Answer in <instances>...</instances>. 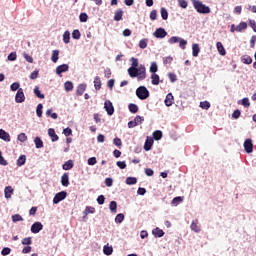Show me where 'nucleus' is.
<instances>
[{"instance_id": "2", "label": "nucleus", "mask_w": 256, "mask_h": 256, "mask_svg": "<svg viewBox=\"0 0 256 256\" xmlns=\"http://www.w3.org/2000/svg\"><path fill=\"white\" fill-rule=\"evenodd\" d=\"M192 1V5L194 7V9L197 11V13H200L202 15H207L209 13H211V8H209V6L203 4V2H201L200 0H191Z\"/></svg>"}, {"instance_id": "8", "label": "nucleus", "mask_w": 256, "mask_h": 256, "mask_svg": "<svg viewBox=\"0 0 256 256\" xmlns=\"http://www.w3.org/2000/svg\"><path fill=\"white\" fill-rule=\"evenodd\" d=\"M153 35L156 37V39H165L167 31L164 28H157Z\"/></svg>"}, {"instance_id": "55", "label": "nucleus", "mask_w": 256, "mask_h": 256, "mask_svg": "<svg viewBox=\"0 0 256 256\" xmlns=\"http://www.w3.org/2000/svg\"><path fill=\"white\" fill-rule=\"evenodd\" d=\"M13 223H18V221H23V217L19 214L12 215Z\"/></svg>"}, {"instance_id": "13", "label": "nucleus", "mask_w": 256, "mask_h": 256, "mask_svg": "<svg viewBox=\"0 0 256 256\" xmlns=\"http://www.w3.org/2000/svg\"><path fill=\"white\" fill-rule=\"evenodd\" d=\"M14 192H15V190L13 189L12 186H6L5 189H4L5 199H11V197H13Z\"/></svg>"}, {"instance_id": "34", "label": "nucleus", "mask_w": 256, "mask_h": 256, "mask_svg": "<svg viewBox=\"0 0 256 256\" xmlns=\"http://www.w3.org/2000/svg\"><path fill=\"white\" fill-rule=\"evenodd\" d=\"M34 95L38 97V99H45V94L41 93V90H39V86H36L34 88Z\"/></svg>"}, {"instance_id": "33", "label": "nucleus", "mask_w": 256, "mask_h": 256, "mask_svg": "<svg viewBox=\"0 0 256 256\" xmlns=\"http://www.w3.org/2000/svg\"><path fill=\"white\" fill-rule=\"evenodd\" d=\"M153 138L155 139V141H161V139L163 138V132L161 130L154 131Z\"/></svg>"}, {"instance_id": "45", "label": "nucleus", "mask_w": 256, "mask_h": 256, "mask_svg": "<svg viewBox=\"0 0 256 256\" xmlns=\"http://www.w3.org/2000/svg\"><path fill=\"white\" fill-rule=\"evenodd\" d=\"M137 179L135 177H127L126 185H136Z\"/></svg>"}, {"instance_id": "58", "label": "nucleus", "mask_w": 256, "mask_h": 256, "mask_svg": "<svg viewBox=\"0 0 256 256\" xmlns=\"http://www.w3.org/2000/svg\"><path fill=\"white\" fill-rule=\"evenodd\" d=\"M113 143L116 147H119V148H121L122 145H123V142L121 141V138H118V137L114 138Z\"/></svg>"}, {"instance_id": "15", "label": "nucleus", "mask_w": 256, "mask_h": 256, "mask_svg": "<svg viewBox=\"0 0 256 256\" xmlns=\"http://www.w3.org/2000/svg\"><path fill=\"white\" fill-rule=\"evenodd\" d=\"M0 139H2V141H6V143H9V141H11V135H9L7 131L0 129Z\"/></svg>"}, {"instance_id": "43", "label": "nucleus", "mask_w": 256, "mask_h": 256, "mask_svg": "<svg viewBox=\"0 0 256 256\" xmlns=\"http://www.w3.org/2000/svg\"><path fill=\"white\" fill-rule=\"evenodd\" d=\"M109 209H110L111 213H117V202L111 201L109 204Z\"/></svg>"}, {"instance_id": "31", "label": "nucleus", "mask_w": 256, "mask_h": 256, "mask_svg": "<svg viewBox=\"0 0 256 256\" xmlns=\"http://www.w3.org/2000/svg\"><path fill=\"white\" fill-rule=\"evenodd\" d=\"M35 147L36 149H43V140H41V137L37 136L34 139Z\"/></svg>"}, {"instance_id": "7", "label": "nucleus", "mask_w": 256, "mask_h": 256, "mask_svg": "<svg viewBox=\"0 0 256 256\" xmlns=\"http://www.w3.org/2000/svg\"><path fill=\"white\" fill-rule=\"evenodd\" d=\"M15 101L17 103H25V92H23V88L18 89L15 95Z\"/></svg>"}, {"instance_id": "18", "label": "nucleus", "mask_w": 256, "mask_h": 256, "mask_svg": "<svg viewBox=\"0 0 256 256\" xmlns=\"http://www.w3.org/2000/svg\"><path fill=\"white\" fill-rule=\"evenodd\" d=\"M152 235H154V237H156V238H161L165 235V232L162 229H160L159 227H156L152 231Z\"/></svg>"}, {"instance_id": "46", "label": "nucleus", "mask_w": 256, "mask_h": 256, "mask_svg": "<svg viewBox=\"0 0 256 256\" xmlns=\"http://www.w3.org/2000/svg\"><path fill=\"white\" fill-rule=\"evenodd\" d=\"M240 104L246 108L251 107V102H249V98H243L242 100H240Z\"/></svg>"}, {"instance_id": "12", "label": "nucleus", "mask_w": 256, "mask_h": 256, "mask_svg": "<svg viewBox=\"0 0 256 256\" xmlns=\"http://www.w3.org/2000/svg\"><path fill=\"white\" fill-rule=\"evenodd\" d=\"M40 231H43V224H41V222H35L34 224H32L31 233L37 234Z\"/></svg>"}, {"instance_id": "56", "label": "nucleus", "mask_w": 256, "mask_h": 256, "mask_svg": "<svg viewBox=\"0 0 256 256\" xmlns=\"http://www.w3.org/2000/svg\"><path fill=\"white\" fill-rule=\"evenodd\" d=\"M163 63L165 65H171V63H173V57L171 56H167L163 58Z\"/></svg>"}, {"instance_id": "42", "label": "nucleus", "mask_w": 256, "mask_h": 256, "mask_svg": "<svg viewBox=\"0 0 256 256\" xmlns=\"http://www.w3.org/2000/svg\"><path fill=\"white\" fill-rule=\"evenodd\" d=\"M36 115L37 117H43V104H38L36 107Z\"/></svg>"}, {"instance_id": "11", "label": "nucleus", "mask_w": 256, "mask_h": 256, "mask_svg": "<svg viewBox=\"0 0 256 256\" xmlns=\"http://www.w3.org/2000/svg\"><path fill=\"white\" fill-rule=\"evenodd\" d=\"M191 231H194V233H201V226L199 225V220L195 219L192 221L190 225Z\"/></svg>"}, {"instance_id": "21", "label": "nucleus", "mask_w": 256, "mask_h": 256, "mask_svg": "<svg viewBox=\"0 0 256 256\" xmlns=\"http://www.w3.org/2000/svg\"><path fill=\"white\" fill-rule=\"evenodd\" d=\"M216 47H217L218 53L220 55H222V56L227 55V51H225V47H223V43L217 42Z\"/></svg>"}, {"instance_id": "63", "label": "nucleus", "mask_w": 256, "mask_h": 256, "mask_svg": "<svg viewBox=\"0 0 256 256\" xmlns=\"http://www.w3.org/2000/svg\"><path fill=\"white\" fill-rule=\"evenodd\" d=\"M87 163H88V165H91V166L97 165V158L96 157H91L87 160Z\"/></svg>"}, {"instance_id": "3", "label": "nucleus", "mask_w": 256, "mask_h": 256, "mask_svg": "<svg viewBox=\"0 0 256 256\" xmlns=\"http://www.w3.org/2000/svg\"><path fill=\"white\" fill-rule=\"evenodd\" d=\"M168 43L170 45H175V43H179L180 49H187V40L178 37V36H172L169 40Z\"/></svg>"}, {"instance_id": "9", "label": "nucleus", "mask_w": 256, "mask_h": 256, "mask_svg": "<svg viewBox=\"0 0 256 256\" xmlns=\"http://www.w3.org/2000/svg\"><path fill=\"white\" fill-rule=\"evenodd\" d=\"M67 71H69V64H62L59 65L56 68V75H58L59 77H62V73H67Z\"/></svg>"}, {"instance_id": "47", "label": "nucleus", "mask_w": 256, "mask_h": 256, "mask_svg": "<svg viewBox=\"0 0 256 256\" xmlns=\"http://www.w3.org/2000/svg\"><path fill=\"white\" fill-rule=\"evenodd\" d=\"M125 221V215L123 213L117 214L115 217V223H121Z\"/></svg>"}, {"instance_id": "54", "label": "nucleus", "mask_w": 256, "mask_h": 256, "mask_svg": "<svg viewBox=\"0 0 256 256\" xmlns=\"http://www.w3.org/2000/svg\"><path fill=\"white\" fill-rule=\"evenodd\" d=\"M72 38L73 39H76V40H79L81 39V32H79V30H73L72 32Z\"/></svg>"}, {"instance_id": "32", "label": "nucleus", "mask_w": 256, "mask_h": 256, "mask_svg": "<svg viewBox=\"0 0 256 256\" xmlns=\"http://www.w3.org/2000/svg\"><path fill=\"white\" fill-rule=\"evenodd\" d=\"M94 87H95L96 91L101 90V78L99 76H96L94 78Z\"/></svg>"}, {"instance_id": "48", "label": "nucleus", "mask_w": 256, "mask_h": 256, "mask_svg": "<svg viewBox=\"0 0 256 256\" xmlns=\"http://www.w3.org/2000/svg\"><path fill=\"white\" fill-rule=\"evenodd\" d=\"M143 121H145V117H143V116L137 115V116L134 118V122L136 123V126H137V125H141V124L143 123Z\"/></svg>"}, {"instance_id": "29", "label": "nucleus", "mask_w": 256, "mask_h": 256, "mask_svg": "<svg viewBox=\"0 0 256 256\" xmlns=\"http://www.w3.org/2000/svg\"><path fill=\"white\" fill-rule=\"evenodd\" d=\"M160 15L163 19V21H167V19H169V12L167 11V8H161L160 9Z\"/></svg>"}, {"instance_id": "61", "label": "nucleus", "mask_w": 256, "mask_h": 256, "mask_svg": "<svg viewBox=\"0 0 256 256\" xmlns=\"http://www.w3.org/2000/svg\"><path fill=\"white\" fill-rule=\"evenodd\" d=\"M32 243L33 240L31 239V237H27L22 240V245H31Z\"/></svg>"}, {"instance_id": "39", "label": "nucleus", "mask_w": 256, "mask_h": 256, "mask_svg": "<svg viewBox=\"0 0 256 256\" xmlns=\"http://www.w3.org/2000/svg\"><path fill=\"white\" fill-rule=\"evenodd\" d=\"M51 61L53 63H57V61H59V50H53Z\"/></svg>"}, {"instance_id": "24", "label": "nucleus", "mask_w": 256, "mask_h": 256, "mask_svg": "<svg viewBox=\"0 0 256 256\" xmlns=\"http://www.w3.org/2000/svg\"><path fill=\"white\" fill-rule=\"evenodd\" d=\"M200 51H201V48L199 47V44H193L192 45V55H193V57H199Z\"/></svg>"}, {"instance_id": "59", "label": "nucleus", "mask_w": 256, "mask_h": 256, "mask_svg": "<svg viewBox=\"0 0 256 256\" xmlns=\"http://www.w3.org/2000/svg\"><path fill=\"white\" fill-rule=\"evenodd\" d=\"M10 254H11V248H9V247H4L1 251V255H3V256H7Z\"/></svg>"}, {"instance_id": "49", "label": "nucleus", "mask_w": 256, "mask_h": 256, "mask_svg": "<svg viewBox=\"0 0 256 256\" xmlns=\"http://www.w3.org/2000/svg\"><path fill=\"white\" fill-rule=\"evenodd\" d=\"M20 87L21 84H19V82H14L11 84L10 89L11 91H19V89H21Z\"/></svg>"}, {"instance_id": "52", "label": "nucleus", "mask_w": 256, "mask_h": 256, "mask_svg": "<svg viewBox=\"0 0 256 256\" xmlns=\"http://www.w3.org/2000/svg\"><path fill=\"white\" fill-rule=\"evenodd\" d=\"M18 141H20V143H25V141H27V134L25 133H20L17 137Z\"/></svg>"}, {"instance_id": "62", "label": "nucleus", "mask_w": 256, "mask_h": 256, "mask_svg": "<svg viewBox=\"0 0 256 256\" xmlns=\"http://www.w3.org/2000/svg\"><path fill=\"white\" fill-rule=\"evenodd\" d=\"M150 19L151 21H157V10H152L150 12Z\"/></svg>"}, {"instance_id": "6", "label": "nucleus", "mask_w": 256, "mask_h": 256, "mask_svg": "<svg viewBox=\"0 0 256 256\" xmlns=\"http://www.w3.org/2000/svg\"><path fill=\"white\" fill-rule=\"evenodd\" d=\"M104 109L108 115H113L115 113V107H113V103L110 100H106L104 102Z\"/></svg>"}, {"instance_id": "41", "label": "nucleus", "mask_w": 256, "mask_h": 256, "mask_svg": "<svg viewBox=\"0 0 256 256\" xmlns=\"http://www.w3.org/2000/svg\"><path fill=\"white\" fill-rule=\"evenodd\" d=\"M157 71H159V67L157 66V62H152L150 66V73L157 74Z\"/></svg>"}, {"instance_id": "37", "label": "nucleus", "mask_w": 256, "mask_h": 256, "mask_svg": "<svg viewBox=\"0 0 256 256\" xmlns=\"http://www.w3.org/2000/svg\"><path fill=\"white\" fill-rule=\"evenodd\" d=\"M149 43V40L147 38H143L139 41V47L140 49H147V45Z\"/></svg>"}, {"instance_id": "25", "label": "nucleus", "mask_w": 256, "mask_h": 256, "mask_svg": "<svg viewBox=\"0 0 256 256\" xmlns=\"http://www.w3.org/2000/svg\"><path fill=\"white\" fill-rule=\"evenodd\" d=\"M103 253H104V255H107V256L113 255V246H109V244L104 245Z\"/></svg>"}, {"instance_id": "57", "label": "nucleus", "mask_w": 256, "mask_h": 256, "mask_svg": "<svg viewBox=\"0 0 256 256\" xmlns=\"http://www.w3.org/2000/svg\"><path fill=\"white\" fill-rule=\"evenodd\" d=\"M85 215H89V213L93 214L95 213V207L87 206L84 211Z\"/></svg>"}, {"instance_id": "17", "label": "nucleus", "mask_w": 256, "mask_h": 256, "mask_svg": "<svg viewBox=\"0 0 256 256\" xmlns=\"http://www.w3.org/2000/svg\"><path fill=\"white\" fill-rule=\"evenodd\" d=\"M48 135L53 143H55V141H59V136L55 133V129L49 128Z\"/></svg>"}, {"instance_id": "19", "label": "nucleus", "mask_w": 256, "mask_h": 256, "mask_svg": "<svg viewBox=\"0 0 256 256\" xmlns=\"http://www.w3.org/2000/svg\"><path fill=\"white\" fill-rule=\"evenodd\" d=\"M123 20V9H117L114 13V21H122Z\"/></svg>"}, {"instance_id": "4", "label": "nucleus", "mask_w": 256, "mask_h": 256, "mask_svg": "<svg viewBox=\"0 0 256 256\" xmlns=\"http://www.w3.org/2000/svg\"><path fill=\"white\" fill-rule=\"evenodd\" d=\"M136 97L141 101H145V99H149V90L145 86H140L136 89Z\"/></svg>"}, {"instance_id": "38", "label": "nucleus", "mask_w": 256, "mask_h": 256, "mask_svg": "<svg viewBox=\"0 0 256 256\" xmlns=\"http://www.w3.org/2000/svg\"><path fill=\"white\" fill-rule=\"evenodd\" d=\"M151 83L152 85H159V75L158 74H151Z\"/></svg>"}, {"instance_id": "20", "label": "nucleus", "mask_w": 256, "mask_h": 256, "mask_svg": "<svg viewBox=\"0 0 256 256\" xmlns=\"http://www.w3.org/2000/svg\"><path fill=\"white\" fill-rule=\"evenodd\" d=\"M26 162H27V156L20 155L19 158L17 159L16 165L17 167H23V165H25Z\"/></svg>"}, {"instance_id": "14", "label": "nucleus", "mask_w": 256, "mask_h": 256, "mask_svg": "<svg viewBox=\"0 0 256 256\" xmlns=\"http://www.w3.org/2000/svg\"><path fill=\"white\" fill-rule=\"evenodd\" d=\"M174 101H175V98L173 97V94L172 93H168L166 95L164 103H165L166 107H171V105H173Z\"/></svg>"}, {"instance_id": "50", "label": "nucleus", "mask_w": 256, "mask_h": 256, "mask_svg": "<svg viewBox=\"0 0 256 256\" xmlns=\"http://www.w3.org/2000/svg\"><path fill=\"white\" fill-rule=\"evenodd\" d=\"M87 19H89V16L87 15V13H81L79 15V20L81 23H87Z\"/></svg>"}, {"instance_id": "53", "label": "nucleus", "mask_w": 256, "mask_h": 256, "mask_svg": "<svg viewBox=\"0 0 256 256\" xmlns=\"http://www.w3.org/2000/svg\"><path fill=\"white\" fill-rule=\"evenodd\" d=\"M178 5L182 9H187L189 3L187 2V0H178Z\"/></svg>"}, {"instance_id": "64", "label": "nucleus", "mask_w": 256, "mask_h": 256, "mask_svg": "<svg viewBox=\"0 0 256 256\" xmlns=\"http://www.w3.org/2000/svg\"><path fill=\"white\" fill-rule=\"evenodd\" d=\"M249 26L251 27V29H253V32L256 33V21L253 19H250Z\"/></svg>"}, {"instance_id": "51", "label": "nucleus", "mask_w": 256, "mask_h": 256, "mask_svg": "<svg viewBox=\"0 0 256 256\" xmlns=\"http://www.w3.org/2000/svg\"><path fill=\"white\" fill-rule=\"evenodd\" d=\"M7 61H17V52H11L7 57Z\"/></svg>"}, {"instance_id": "35", "label": "nucleus", "mask_w": 256, "mask_h": 256, "mask_svg": "<svg viewBox=\"0 0 256 256\" xmlns=\"http://www.w3.org/2000/svg\"><path fill=\"white\" fill-rule=\"evenodd\" d=\"M73 82H71V81H66L65 83H64V88H65V91L67 92V93H69V92H71L72 90H73Z\"/></svg>"}, {"instance_id": "16", "label": "nucleus", "mask_w": 256, "mask_h": 256, "mask_svg": "<svg viewBox=\"0 0 256 256\" xmlns=\"http://www.w3.org/2000/svg\"><path fill=\"white\" fill-rule=\"evenodd\" d=\"M85 91H87V84H85V83L79 84L77 86L76 95L81 97V95H83V93H85Z\"/></svg>"}, {"instance_id": "28", "label": "nucleus", "mask_w": 256, "mask_h": 256, "mask_svg": "<svg viewBox=\"0 0 256 256\" xmlns=\"http://www.w3.org/2000/svg\"><path fill=\"white\" fill-rule=\"evenodd\" d=\"M71 41V32L69 30H66L63 34V42L67 45Z\"/></svg>"}, {"instance_id": "22", "label": "nucleus", "mask_w": 256, "mask_h": 256, "mask_svg": "<svg viewBox=\"0 0 256 256\" xmlns=\"http://www.w3.org/2000/svg\"><path fill=\"white\" fill-rule=\"evenodd\" d=\"M61 183L63 187H69V174L64 173L61 177Z\"/></svg>"}, {"instance_id": "5", "label": "nucleus", "mask_w": 256, "mask_h": 256, "mask_svg": "<svg viewBox=\"0 0 256 256\" xmlns=\"http://www.w3.org/2000/svg\"><path fill=\"white\" fill-rule=\"evenodd\" d=\"M64 199H67V193L65 191L58 192L53 198V204L59 205V203H61V201H64Z\"/></svg>"}, {"instance_id": "23", "label": "nucleus", "mask_w": 256, "mask_h": 256, "mask_svg": "<svg viewBox=\"0 0 256 256\" xmlns=\"http://www.w3.org/2000/svg\"><path fill=\"white\" fill-rule=\"evenodd\" d=\"M153 147V139L147 138L144 143V151H151Z\"/></svg>"}, {"instance_id": "60", "label": "nucleus", "mask_w": 256, "mask_h": 256, "mask_svg": "<svg viewBox=\"0 0 256 256\" xmlns=\"http://www.w3.org/2000/svg\"><path fill=\"white\" fill-rule=\"evenodd\" d=\"M23 57L25 59V61H27V63H33V57L27 53H23Z\"/></svg>"}, {"instance_id": "40", "label": "nucleus", "mask_w": 256, "mask_h": 256, "mask_svg": "<svg viewBox=\"0 0 256 256\" xmlns=\"http://www.w3.org/2000/svg\"><path fill=\"white\" fill-rule=\"evenodd\" d=\"M130 113H137L139 111V106L137 104L131 103L128 105Z\"/></svg>"}, {"instance_id": "30", "label": "nucleus", "mask_w": 256, "mask_h": 256, "mask_svg": "<svg viewBox=\"0 0 256 256\" xmlns=\"http://www.w3.org/2000/svg\"><path fill=\"white\" fill-rule=\"evenodd\" d=\"M247 29V22H240L239 25L236 26L237 33H241Z\"/></svg>"}, {"instance_id": "26", "label": "nucleus", "mask_w": 256, "mask_h": 256, "mask_svg": "<svg viewBox=\"0 0 256 256\" xmlns=\"http://www.w3.org/2000/svg\"><path fill=\"white\" fill-rule=\"evenodd\" d=\"M73 166H74L73 160H68V161H66V162L63 164L62 169H63L64 171H71V168H72Z\"/></svg>"}, {"instance_id": "44", "label": "nucleus", "mask_w": 256, "mask_h": 256, "mask_svg": "<svg viewBox=\"0 0 256 256\" xmlns=\"http://www.w3.org/2000/svg\"><path fill=\"white\" fill-rule=\"evenodd\" d=\"M200 107L201 109H205V111H208V109L211 108V103H209V101L200 102Z\"/></svg>"}, {"instance_id": "27", "label": "nucleus", "mask_w": 256, "mask_h": 256, "mask_svg": "<svg viewBox=\"0 0 256 256\" xmlns=\"http://www.w3.org/2000/svg\"><path fill=\"white\" fill-rule=\"evenodd\" d=\"M241 62L244 63V65H251L253 63V58L248 55H244L241 57Z\"/></svg>"}, {"instance_id": "1", "label": "nucleus", "mask_w": 256, "mask_h": 256, "mask_svg": "<svg viewBox=\"0 0 256 256\" xmlns=\"http://www.w3.org/2000/svg\"><path fill=\"white\" fill-rule=\"evenodd\" d=\"M131 61V67L128 68V75L132 79L137 78V81H145L147 79V68H145V65L140 64L139 66V59L132 57L130 59Z\"/></svg>"}, {"instance_id": "36", "label": "nucleus", "mask_w": 256, "mask_h": 256, "mask_svg": "<svg viewBox=\"0 0 256 256\" xmlns=\"http://www.w3.org/2000/svg\"><path fill=\"white\" fill-rule=\"evenodd\" d=\"M179 203H183V197H181V196H177V197L173 198L171 205H173L174 207H177V205H179Z\"/></svg>"}, {"instance_id": "10", "label": "nucleus", "mask_w": 256, "mask_h": 256, "mask_svg": "<svg viewBox=\"0 0 256 256\" xmlns=\"http://www.w3.org/2000/svg\"><path fill=\"white\" fill-rule=\"evenodd\" d=\"M244 149L246 153H253V140H251L250 138H247L244 141Z\"/></svg>"}]
</instances>
